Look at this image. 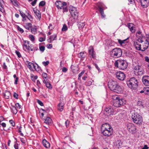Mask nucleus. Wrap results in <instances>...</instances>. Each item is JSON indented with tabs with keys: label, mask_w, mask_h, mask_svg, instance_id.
I'll return each instance as SVG.
<instances>
[{
	"label": "nucleus",
	"mask_w": 149,
	"mask_h": 149,
	"mask_svg": "<svg viewBox=\"0 0 149 149\" xmlns=\"http://www.w3.org/2000/svg\"><path fill=\"white\" fill-rule=\"evenodd\" d=\"M102 133L104 135L107 136H110L112 134V128L108 124L105 123L102 125L101 127Z\"/></svg>",
	"instance_id": "f257e3e1"
},
{
	"label": "nucleus",
	"mask_w": 149,
	"mask_h": 149,
	"mask_svg": "<svg viewBox=\"0 0 149 149\" xmlns=\"http://www.w3.org/2000/svg\"><path fill=\"white\" fill-rule=\"evenodd\" d=\"M108 86L111 90L116 93H120L122 91L121 87L115 81H110L108 83Z\"/></svg>",
	"instance_id": "f03ea898"
},
{
	"label": "nucleus",
	"mask_w": 149,
	"mask_h": 149,
	"mask_svg": "<svg viewBox=\"0 0 149 149\" xmlns=\"http://www.w3.org/2000/svg\"><path fill=\"white\" fill-rule=\"evenodd\" d=\"M139 81L137 79L134 77H132L127 81L128 86L132 89H136L138 86Z\"/></svg>",
	"instance_id": "7ed1b4c3"
},
{
	"label": "nucleus",
	"mask_w": 149,
	"mask_h": 149,
	"mask_svg": "<svg viewBox=\"0 0 149 149\" xmlns=\"http://www.w3.org/2000/svg\"><path fill=\"white\" fill-rule=\"evenodd\" d=\"M113 98L114 100L113 105L117 107H119L125 104L126 102L124 99H120L117 96L113 97Z\"/></svg>",
	"instance_id": "20e7f679"
},
{
	"label": "nucleus",
	"mask_w": 149,
	"mask_h": 149,
	"mask_svg": "<svg viewBox=\"0 0 149 149\" xmlns=\"http://www.w3.org/2000/svg\"><path fill=\"white\" fill-rule=\"evenodd\" d=\"M131 117L133 121L135 123L138 125L141 124L142 122V117L138 113L136 112L132 113Z\"/></svg>",
	"instance_id": "39448f33"
},
{
	"label": "nucleus",
	"mask_w": 149,
	"mask_h": 149,
	"mask_svg": "<svg viewBox=\"0 0 149 149\" xmlns=\"http://www.w3.org/2000/svg\"><path fill=\"white\" fill-rule=\"evenodd\" d=\"M122 54L121 49L116 48L113 49L110 52L111 56L113 57L117 58L120 57Z\"/></svg>",
	"instance_id": "423d86ee"
},
{
	"label": "nucleus",
	"mask_w": 149,
	"mask_h": 149,
	"mask_svg": "<svg viewBox=\"0 0 149 149\" xmlns=\"http://www.w3.org/2000/svg\"><path fill=\"white\" fill-rule=\"evenodd\" d=\"M115 66L118 67L120 69L123 70L127 68V64L124 60H118L115 62Z\"/></svg>",
	"instance_id": "0eeeda50"
},
{
	"label": "nucleus",
	"mask_w": 149,
	"mask_h": 149,
	"mask_svg": "<svg viewBox=\"0 0 149 149\" xmlns=\"http://www.w3.org/2000/svg\"><path fill=\"white\" fill-rule=\"evenodd\" d=\"M134 72L136 75H141L143 74V70L141 67L138 65H136L133 67Z\"/></svg>",
	"instance_id": "6e6552de"
},
{
	"label": "nucleus",
	"mask_w": 149,
	"mask_h": 149,
	"mask_svg": "<svg viewBox=\"0 0 149 149\" xmlns=\"http://www.w3.org/2000/svg\"><path fill=\"white\" fill-rule=\"evenodd\" d=\"M69 12L72 17L74 19L77 17L78 12L76 8L72 6H70L69 7Z\"/></svg>",
	"instance_id": "1a4fd4ad"
},
{
	"label": "nucleus",
	"mask_w": 149,
	"mask_h": 149,
	"mask_svg": "<svg viewBox=\"0 0 149 149\" xmlns=\"http://www.w3.org/2000/svg\"><path fill=\"white\" fill-rule=\"evenodd\" d=\"M126 127L127 130L131 133L135 134L136 133V128L134 124L129 123L127 124Z\"/></svg>",
	"instance_id": "9d476101"
},
{
	"label": "nucleus",
	"mask_w": 149,
	"mask_h": 149,
	"mask_svg": "<svg viewBox=\"0 0 149 149\" xmlns=\"http://www.w3.org/2000/svg\"><path fill=\"white\" fill-rule=\"evenodd\" d=\"M116 75L117 78L120 81L124 80L125 77L124 73L121 71L117 72Z\"/></svg>",
	"instance_id": "9b49d317"
},
{
	"label": "nucleus",
	"mask_w": 149,
	"mask_h": 149,
	"mask_svg": "<svg viewBox=\"0 0 149 149\" xmlns=\"http://www.w3.org/2000/svg\"><path fill=\"white\" fill-rule=\"evenodd\" d=\"M24 44L23 45V48L25 50L26 49L28 50H31V51H34V49L31 48L30 46L29 45V42L28 41H24Z\"/></svg>",
	"instance_id": "f8f14e48"
},
{
	"label": "nucleus",
	"mask_w": 149,
	"mask_h": 149,
	"mask_svg": "<svg viewBox=\"0 0 149 149\" xmlns=\"http://www.w3.org/2000/svg\"><path fill=\"white\" fill-rule=\"evenodd\" d=\"M89 55L90 57L91 56L93 58L96 57V54L92 46H90L88 50Z\"/></svg>",
	"instance_id": "ddd939ff"
},
{
	"label": "nucleus",
	"mask_w": 149,
	"mask_h": 149,
	"mask_svg": "<svg viewBox=\"0 0 149 149\" xmlns=\"http://www.w3.org/2000/svg\"><path fill=\"white\" fill-rule=\"evenodd\" d=\"M66 4L65 2H62L60 1H56L55 2V4L56 7L58 9H62V6Z\"/></svg>",
	"instance_id": "4468645a"
},
{
	"label": "nucleus",
	"mask_w": 149,
	"mask_h": 149,
	"mask_svg": "<svg viewBox=\"0 0 149 149\" xmlns=\"http://www.w3.org/2000/svg\"><path fill=\"white\" fill-rule=\"evenodd\" d=\"M142 81L146 86H149V76H143L142 78Z\"/></svg>",
	"instance_id": "2eb2a0df"
},
{
	"label": "nucleus",
	"mask_w": 149,
	"mask_h": 149,
	"mask_svg": "<svg viewBox=\"0 0 149 149\" xmlns=\"http://www.w3.org/2000/svg\"><path fill=\"white\" fill-rule=\"evenodd\" d=\"M105 113L107 116H110L111 114H113V109L111 108L110 107H106L105 109Z\"/></svg>",
	"instance_id": "dca6fc26"
},
{
	"label": "nucleus",
	"mask_w": 149,
	"mask_h": 149,
	"mask_svg": "<svg viewBox=\"0 0 149 149\" xmlns=\"http://www.w3.org/2000/svg\"><path fill=\"white\" fill-rule=\"evenodd\" d=\"M137 1L140 2L141 6L144 8H146L148 6V1L147 0H139Z\"/></svg>",
	"instance_id": "f3484780"
},
{
	"label": "nucleus",
	"mask_w": 149,
	"mask_h": 149,
	"mask_svg": "<svg viewBox=\"0 0 149 149\" xmlns=\"http://www.w3.org/2000/svg\"><path fill=\"white\" fill-rule=\"evenodd\" d=\"M33 11L37 17V18L40 20L41 18V14L39 10L37 9H33Z\"/></svg>",
	"instance_id": "a211bd4d"
},
{
	"label": "nucleus",
	"mask_w": 149,
	"mask_h": 149,
	"mask_svg": "<svg viewBox=\"0 0 149 149\" xmlns=\"http://www.w3.org/2000/svg\"><path fill=\"white\" fill-rule=\"evenodd\" d=\"M44 83L45 84L46 86L48 88L51 89L52 88V86L51 84L48 81L47 79H44L43 81Z\"/></svg>",
	"instance_id": "6ab92c4d"
},
{
	"label": "nucleus",
	"mask_w": 149,
	"mask_h": 149,
	"mask_svg": "<svg viewBox=\"0 0 149 149\" xmlns=\"http://www.w3.org/2000/svg\"><path fill=\"white\" fill-rule=\"evenodd\" d=\"M149 45V42L147 40H146L144 43L143 44L142 46V51H143L148 48Z\"/></svg>",
	"instance_id": "aec40b11"
},
{
	"label": "nucleus",
	"mask_w": 149,
	"mask_h": 149,
	"mask_svg": "<svg viewBox=\"0 0 149 149\" xmlns=\"http://www.w3.org/2000/svg\"><path fill=\"white\" fill-rule=\"evenodd\" d=\"M56 38L57 36L56 35H52L47 40V41L49 43H51L53 41L56 40Z\"/></svg>",
	"instance_id": "412c9836"
},
{
	"label": "nucleus",
	"mask_w": 149,
	"mask_h": 149,
	"mask_svg": "<svg viewBox=\"0 0 149 149\" xmlns=\"http://www.w3.org/2000/svg\"><path fill=\"white\" fill-rule=\"evenodd\" d=\"M64 104L63 103L61 102L58 104V109L60 111H62L63 109Z\"/></svg>",
	"instance_id": "4be33fe9"
},
{
	"label": "nucleus",
	"mask_w": 149,
	"mask_h": 149,
	"mask_svg": "<svg viewBox=\"0 0 149 149\" xmlns=\"http://www.w3.org/2000/svg\"><path fill=\"white\" fill-rule=\"evenodd\" d=\"M42 143L44 146L47 148H49L50 146V143L45 139L43 140Z\"/></svg>",
	"instance_id": "5701e85b"
},
{
	"label": "nucleus",
	"mask_w": 149,
	"mask_h": 149,
	"mask_svg": "<svg viewBox=\"0 0 149 149\" xmlns=\"http://www.w3.org/2000/svg\"><path fill=\"white\" fill-rule=\"evenodd\" d=\"M78 57L81 58V60H83L85 57L84 52H81L78 55Z\"/></svg>",
	"instance_id": "b1692460"
},
{
	"label": "nucleus",
	"mask_w": 149,
	"mask_h": 149,
	"mask_svg": "<svg viewBox=\"0 0 149 149\" xmlns=\"http://www.w3.org/2000/svg\"><path fill=\"white\" fill-rule=\"evenodd\" d=\"M97 5L99 9V10H103V8H104V4L102 2H99L97 3Z\"/></svg>",
	"instance_id": "393cba45"
},
{
	"label": "nucleus",
	"mask_w": 149,
	"mask_h": 149,
	"mask_svg": "<svg viewBox=\"0 0 149 149\" xmlns=\"http://www.w3.org/2000/svg\"><path fill=\"white\" fill-rule=\"evenodd\" d=\"M4 96L5 98L8 99L10 96V93L9 91H6L4 93Z\"/></svg>",
	"instance_id": "a878e982"
},
{
	"label": "nucleus",
	"mask_w": 149,
	"mask_h": 149,
	"mask_svg": "<svg viewBox=\"0 0 149 149\" xmlns=\"http://www.w3.org/2000/svg\"><path fill=\"white\" fill-rule=\"evenodd\" d=\"M52 120L49 117H47L45 119V123L49 125L52 123Z\"/></svg>",
	"instance_id": "bb28decb"
},
{
	"label": "nucleus",
	"mask_w": 149,
	"mask_h": 149,
	"mask_svg": "<svg viewBox=\"0 0 149 149\" xmlns=\"http://www.w3.org/2000/svg\"><path fill=\"white\" fill-rule=\"evenodd\" d=\"M32 24L30 23H26L24 26L25 28L27 30H29L31 28Z\"/></svg>",
	"instance_id": "cd10ccee"
},
{
	"label": "nucleus",
	"mask_w": 149,
	"mask_h": 149,
	"mask_svg": "<svg viewBox=\"0 0 149 149\" xmlns=\"http://www.w3.org/2000/svg\"><path fill=\"white\" fill-rule=\"evenodd\" d=\"M33 64L29 62L27 65L28 67L31 70H33Z\"/></svg>",
	"instance_id": "c85d7f7f"
},
{
	"label": "nucleus",
	"mask_w": 149,
	"mask_h": 149,
	"mask_svg": "<svg viewBox=\"0 0 149 149\" xmlns=\"http://www.w3.org/2000/svg\"><path fill=\"white\" fill-rule=\"evenodd\" d=\"M136 45H135V47L136 49L138 50H141L142 51V47H141V44H137V43H136Z\"/></svg>",
	"instance_id": "c756f323"
},
{
	"label": "nucleus",
	"mask_w": 149,
	"mask_h": 149,
	"mask_svg": "<svg viewBox=\"0 0 149 149\" xmlns=\"http://www.w3.org/2000/svg\"><path fill=\"white\" fill-rule=\"evenodd\" d=\"M78 26L80 29H82L85 25L84 22H79L78 23Z\"/></svg>",
	"instance_id": "7c9ffc66"
},
{
	"label": "nucleus",
	"mask_w": 149,
	"mask_h": 149,
	"mask_svg": "<svg viewBox=\"0 0 149 149\" xmlns=\"http://www.w3.org/2000/svg\"><path fill=\"white\" fill-rule=\"evenodd\" d=\"M144 93L146 95H149V88L148 87H144Z\"/></svg>",
	"instance_id": "2f4dec72"
},
{
	"label": "nucleus",
	"mask_w": 149,
	"mask_h": 149,
	"mask_svg": "<svg viewBox=\"0 0 149 149\" xmlns=\"http://www.w3.org/2000/svg\"><path fill=\"white\" fill-rule=\"evenodd\" d=\"M26 18H27L29 20L31 21L33 20V18L32 16L29 14V13H26Z\"/></svg>",
	"instance_id": "473e14b6"
},
{
	"label": "nucleus",
	"mask_w": 149,
	"mask_h": 149,
	"mask_svg": "<svg viewBox=\"0 0 149 149\" xmlns=\"http://www.w3.org/2000/svg\"><path fill=\"white\" fill-rule=\"evenodd\" d=\"M66 5L67 3H66V4L62 6V9H63V12H67L68 11V9Z\"/></svg>",
	"instance_id": "72a5a7b5"
},
{
	"label": "nucleus",
	"mask_w": 149,
	"mask_h": 149,
	"mask_svg": "<svg viewBox=\"0 0 149 149\" xmlns=\"http://www.w3.org/2000/svg\"><path fill=\"white\" fill-rule=\"evenodd\" d=\"M12 111L15 114H16L17 112L16 107L15 106H13L11 109Z\"/></svg>",
	"instance_id": "f704fd0d"
},
{
	"label": "nucleus",
	"mask_w": 149,
	"mask_h": 149,
	"mask_svg": "<svg viewBox=\"0 0 149 149\" xmlns=\"http://www.w3.org/2000/svg\"><path fill=\"white\" fill-rule=\"evenodd\" d=\"M127 40V39H126L123 40H121L120 39H118V40L119 43L121 45H123L125 43V42Z\"/></svg>",
	"instance_id": "c9c22d12"
},
{
	"label": "nucleus",
	"mask_w": 149,
	"mask_h": 149,
	"mask_svg": "<svg viewBox=\"0 0 149 149\" xmlns=\"http://www.w3.org/2000/svg\"><path fill=\"white\" fill-rule=\"evenodd\" d=\"M31 32L33 34H36L37 32V29L35 28H33L31 29Z\"/></svg>",
	"instance_id": "e433bc0d"
},
{
	"label": "nucleus",
	"mask_w": 149,
	"mask_h": 149,
	"mask_svg": "<svg viewBox=\"0 0 149 149\" xmlns=\"http://www.w3.org/2000/svg\"><path fill=\"white\" fill-rule=\"evenodd\" d=\"M67 29L68 28L66 25L65 24H64L62 28V31H66Z\"/></svg>",
	"instance_id": "4c0bfd02"
},
{
	"label": "nucleus",
	"mask_w": 149,
	"mask_h": 149,
	"mask_svg": "<svg viewBox=\"0 0 149 149\" xmlns=\"http://www.w3.org/2000/svg\"><path fill=\"white\" fill-rule=\"evenodd\" d=\"M29 38L32 41H33L35 40V38L34 36L32 35H30L29 36Z\"/></svg>",
	"instance_id": "58836bf2"
},
{
	"label": "nucleus",
	"mask_w": 149,
	"mask_h": 149,
	"mask_svg": "<svg viewBox=\"0 0 149 149\" xmlns=\"http://www.w3.org/2000/svg\"><path fill=\"white\" fill-rule=\"evenodd\" d=\"M17 29L21 33H22L24 32V31L23 29L20 28L19 26H17Z\"/></svg>",
	"instance_id": "ea45409f"
},
{
	"label": "nucleus",
	"mask_w": 149,
	"mask_h": 149,
	"mask_svg": "<svg viewBox=\"0 0 149 149\" xmlns=\"http://www.w3.org/2000/svg\"><path fill=\"white\" fill-rule=\"evenodd\" d=\"M45 1H41L40 2V3H39V6H43L45 5Z\"/></svg>",
	"instance_id": "a19ab883"
},
{
	"label": "nucleus",
	"mask_w": 149,
	"mask_h": 149,
	"mask_svg": "<svg viewBox=\"0 0 149 149\" xmlns=\"http://www.w3.org/2000/svg\"><path fill=\"white\" fill-rule=\"evenodd\" d=\"M99 11H100V12L101 14V15L102 16V17L103 18L104 17H105V15L104 14L103 10H99Z\"/></svg>",
	"instance_id": "79ce46f5"
},
{
	"label": "nucleus",
	"mask_w": 149,
	"mask_h": 149,
	"mask_svg": "<svg viewBox=\"0 0 149 149\" xmlns=\"http://www.w3.org/2000/svg\"><path fill=\"white\" fill-rule=\"evenodd\" d=\"M22 127H21V126H20V127H19V130H18V132L19 133H20V135L22 136H24V134H23L22 132Z\"/></svg>",
	"instance_id": "37998d69"
},
{
	"label": "nucleus",
	"mask_w": 149,
	"mask_h": 149,
	"mask_svg": "<svg viewBox=\"0 0 149 149\" xmlns=\"http://www.w3.org/2000/svg\"><path fill=\"white\" fill-rule=\"evenodd\" d=\"M93 81V80H88L87 81V85L88 86H90L91 85Z\"/></svg>",
	"instance_id": "c03bdc74"
},
{
	"label": "nucleus",
	"mask_w": 149,
	"mask_h": 149,
	"mask_svg": "<svg viewBox=\"0 0 149 149\" xmlns=\"http://www.w3.org/2000/svg\"><path fill=\"white\" fill-rule=\"evenodd\" d=\"M9 122L11 125L14 127L15 125V123L12 120H9Z\"/></svg>",
	"instance_id": "a18cd8bd"
},
{
	"label": "nucleus",
	"mask_w": 149,
	"mask_h": 149,
	"mask_svg": "<svg viewBox=\"0 0 149 149\" xmlns=\"http://www.w3.org/2000/svg\"><path fill=\"white\" fill-rule=\"evenodd\" d=\"M49 61H47L46 62L43 61L42 62V64L43 65L45 66H46L48 65L49 64Z\"/></svg>",
	"instance_id": "49530a36"
},
{
	"label": "nucleus",
	"mask_w": 149,
	"mask_h": 149,
	"mask_svg": "<svg viewBox=\"0 0 149 149\" xmlns=\"http://www.w3.org/2000/svg\"><path fill=\"white\" fill-rule=\"evenodd\" d=\"M39 49L41 51L43 52L45 49V47L44 46H41L39 47Z\"/></svg>",
	"instance_id": "de8ad7c7"
},
{
	"label": "nucleus",
	"mask_w": 149,
	"mask_h": 149,
	"mask_svg": "<svg viewBox=\"0 0 149 149\" xmlns=\"http://www.w3.org/2000/svg\"><path fill=\"white\" fill-rule=\"evenodd\" d=\"M46 38L45 37L43 38L42 37H40L39 38V40L40 42H42L45 40Z\"/></svg>",
	"instance_id": "09e8293b"
},
{
	"label": "nucleus",
	"mask_w": 149,
	"mask_h": 149,
	"mask_svg": "<svg viewBox=\"0 0 149 149\" xmlns=\"http://www.w3.org/2000/svg\"><path fill=\"white\" fill-rule=\"evenodd\" d=\"M15 53L19 58H20L21 57V55L19 52L17 51H16Z\"/></svg>",
	"instance_id": "8fccbe9b"
},
{
	"label": "nucleus",
	"mask_w": 149,
	"mask_h": 149,
	"mask_svg": "<svg viewBox=\"0 0 149 149\" xmlns=\"http://www.w3.org/2000/svg\"><path fill=\"white\" fill-rule=\"evenodd\" d=\"M137 105L139 106H143V102L141 101H139L138 102Z\"/></svg>",
	"instance_id": "3c124183"
},
{
	"label": "nucleus",
	"mask_w": 149,
	"mask_h": 149,
	"mask_svg": "<svg viewBox=\"0 0 149 149\" xmlns=\"http://www.w3.org/2000/svg\"><path fill=\"white\" fill-rule=\"evenodd\" d=\"M129 29L132 33H134L135 32V28L133 26L131 28H130Z\"/></svg>",
	"instance_id": "603ef678"
},
{
	"label": "nucleus",
	"mask_w": 149,
	"mask_h": 149,
	"mask_svg": "<svg viewBox=\"0 0 149 149\" xmlns=\"http://www.w3.org/2000/svg\"><path fill=\"white\" fill-rule=\"evenodd\" d=\"M85 70H83L82 71H81V72L78 75V76H79V77H81L83 75V74H84V73H85Z\"/></svg>",
	"instance_id": "864d4df0"
},
{
	"label": "nucleus",
	"mask_w": 149,
	"mask_h": 149,
	"mask_svg": "<svg viewBox=\"0 0 149 149\" xmlns=\"http://www.w3.org/2000/svg\"><path fill=\"white\" fill-rule=\"evenodd\" d=\"M22 17L26 16V15L22 11H19Z\"/></svg>",
	"instance_id": "5fc2aeb1"
},
{
	"label": "nucleus",
	"mask_w": 149,
	"mask_h": 149,
	"mask_svg": "<svg viewBox=\"0 0 149 149\" xmlns=\"http://www.w3.org/2000/svg\"><path fill=\"white\" fill-rule=\"evenodd\" d=\"M42 77L45 79H46L47 77V74L45 73H43L42 74Z\"/></svg>",
	"instance_id": "6e6d98bb"
},
{
	"label": "nucleus",
	"mask_w": 149,
	"mask_h": 149,
	"mask_svg": "<svg viewBox=\"0 0 149 149\" xmlns=\"http://www.w3.org/2000/svg\"><path fill=\"white\" fill-rule=\"evenodd\" d=\"M13 96L16 99H17L18 98V95L15 92L14 93Z\"/></svg>",
	"instance_id": "4d7b16f0"
},
{
	"label": "nucleus",
	"mask_w": 149,
	"mask_h": 149,
	"mask_svg": "<svg viewBox=\"0 0 149 149\" xmlns=\"http://www.w3.org/2000/svg\"><path fill=\"white\" fill-rule=\"evenodd\" d=\"M15 106L18 109H20L21 108V106L18 103H17L15 104Z\"/></svg>",
	"instance_id": "13d9d810"
},
{
	"label": "nucleus",
	"mask_w": 149,
	"mask_h": 149,
	"mask_svg": "<svg viewBox=\"0 0 149 149\" xmlns=\"http://www.w3.org/2000/svg\"><path fill=\"white\" fill-rule=\"evenodd\" d=\"M133 26V24L132 23H128L127 24V26L129 29L131 28Z\"/></svg>",
	"instance_id": "bf43d9fd"
},
{
	"label": "nucleus",
	"mask_w": 149,
	"mask_h": 149,
	"mask_svg": "<svg viewBox=\"0 0 149 149\" xmlns=\"http://www.w3.org/2000/svg\"><path fill=\"white\" fill-rule=\"evenodd\" d=\"M37 102L41 106H43V103L41 101L38 100Z\"/></svg>",
	"instance_id": "052dcab7"
},
{
	"label": "nucleus",
	"mask_w": 149,
	"mask_h": 149,
	"mask_svg": "<svg viewBox=\"0 0 149 149\" xmlns=\"http://www.w3.org/2000/svg\"><path fill=\"white\" fill-rule=\"evenodd\" d=\"M137 41L141 43H142L143 41L142 39V38L141 37H140L137 40Z\"/></svg>",
	"instance_id": "680f3d73"
},
{
	"label": "nucleus",
	"mask_w": 149,
	"mask_h": 149,
	"mask_svg": "<svg viewBox=\"0 0 149 149\" xmlns=\"http://www.w3.org/2000/svg\"><path fill=\"white\" fill-rule=\"evenodd\" d=\"M68 70V69L65 68V67H63L62 69V72H65L67 71Z\"/></svg>",
	"instance_id": "e2e57ef3"
},
{
	"label": "nucleus",
	"mask_w": 149,
	"mask_h": 149,
	"mask_svg": "<svg viewBox=\"0 0 149 149\" xmlns=\"http://www.w3.org/2000/svg\"><path fill=\"white\" fill-rule=\"evenodd\" d=\"M37 0H34L33 1H32L31 3L32 5L33 6H34L36 4Z\"/></svg>",
	"instance_id": "0e129e2a"
},
{
	"label": "nucleus",
	"mask_w": 149,
	"mask_h": 149,
	"mask_svg": "<svg viewBox=\"0 0 149 149\" xmlns=\"http://www.w3.org/2000/svg\"><path fill=\"white\" fill-rule=\"evenodd\" d=\"M37 85L39 88H40V85L41 84V83L38 80L37 81Z\"/></svg>",
	"instance_id": "69168bd1"
},
{
	"label": "nucleus",
	"mask_w": 149,
	"mask_h": 149,
	"mask_svg": "<svg viewBox=\"0 0 149 149\" xmlns=\"http://www.w3.org/2000/svg\"><path fill=\"white\" fill-rule=\"evenodd\" d=\"M70 122L69 121L67 120L65 122V124L66 125V126L67 127H68L69 125Z\"/></svg>",
	"instance_id": "338daca9"
},
{
	"label": "nucleus",
	"mask_w": 149,
	"mask_h": 149,
	"mask_svg": "<svg viewBox=\"0 0 149 149\" xmlns=\"http://www.w3.org/2000/svg\"><path fill=\"white\" fill-rule=\"evenodd\" d=\"M14 148L15 149H18V144L17 143H16L14 145Z\"/></svg>",
	"instance_id": "774afa93"
}]
</instances>
